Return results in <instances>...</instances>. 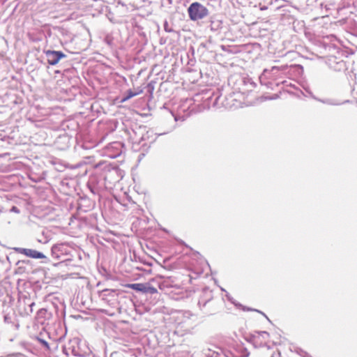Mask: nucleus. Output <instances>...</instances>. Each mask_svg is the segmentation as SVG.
I'll return each instance as SVG.
<instances>
[{"label": "nucleus", "instance_id": "17", "mask_svg": "<svg viewBox=\"0 0 357 357\" xmlns=\"http://www.w3.org/2000/svg\"><path fill=\"white\" fill-rule=\"evenodd\" d=\"M262 344H263V343H262V342L261 341V342H259V345L261 346V345H262Z\"/></svg>", "mask_w": 357, "mask_h": 357}, {"label": "nucleus", "instance_id": "1", "mask_svg": "<svg viewBox=\"0 0 357 357\" xmlns=\"http://www.w3.org/2000/svg\"><path fill=\"white\" fill-rule=\"evenodd\" d=\"M188 11L190 18L193 21L202 20L208 15V9L198 2L191 3Z\"/></svg>", "mask_w": 357, "mask_h": 357}, {"label": "nucleus", "instance_id": "15", "mask_svg": "<svg viewBox=\"0 0 357 357\" xmlns=\"http://www.w3.org/2000/svg\"><path fill=\"white\" fill-rule=\"evenodd\" d=\"M20 263H25V261H18V262H17V264H20Z\"/></svg>", "mask_w": 357, "mask_h": 357}, {"label": "nucleus", "instance_id": "2", "mask_svg": "<svg viewBox=\"0 0 357 357\" xmlns=\"http://www.w3.org/2000/svg\"><path fill=\"white\" fill-rule=\"evenodd\" d=\"M14 251L18 254H22L25 255L26 257L32 258V259H46V256L36 250L24 248H14Z\"/></svg>", "mask_w": 357, "mask_h": 357}, {"label": "nucleus", "instance_id": "10", "mask_svg": "<svg viewBox=\"0 0 357 357\" xmlns=\"http://www.w3.org/2000/svg\"><path fill=\"white\" fill-rule=\"evenodd\" d=\"M142 92V90L139 91L138 92H132V91L130 90L128 91L127 96L123 98L122 102H125V101L129 100L130 98L141 93Z\"/></svg>", "mask_w": 357, "mask_h": 357}, {"label": "nucleus", "instance_id": "6", "mask_svg": "<svg viewBox=\"0 0 357 357\" xmlns=\"http://www.w3.org/2000/svg\"><path fill=\"white\" fill-rule=\"evenodd\" d=\"M127 287H129L130 289H132L137 291H140V292L144 293L146 284H144V283L128 284L127 285Z\"/></svg>", "mask_w": 357, "mask_h": 357}, {"label": "nucleus", "instance_id": "3", "mask_svg": "<svg viewBox=\"0 0 357 357\" xmlns=\"http://www.w3.org/2000/svg\"><path fill=\"white\" fill-rule=\"evenodd\" d=\"M45 53L47 63L51 66L57 64L60 59L66 57V55L61 51L47 50Z\"/></svg>", "mask_w": 357, "mask_h": 357}, {"label": "nucleus", "instance_id": "11", "mask_svg": "<svg viewBox=\"0 0 357 357\" xmlns=\"http://www.w3.org/2000/svg\"><path fill=\"white\" fill-rule=\"evenodd\" d=\"M37 340H38L39 342H40V344L42 345H43L45 348H47V349H50V346H49V344L47 341H45V340H43L41 338H39V337H37Z\"/></svg>", "mask_w": 357, "mask_h": 357}, {"label": "nucleus", "instance_id": "7", "mask_svg": "<svg viewBox=\"0 0 357 357\" xmlns=\"http://www.w3.org/2000/svg\"><path fill=\"white\" fill-rule=\"evenodd\" d=\"M268 337H269L268 333H267L266 331H260V332H257V335H254L252 337H253L255 342L258 343L259 340H260V339H262V340H266Z\"/></svg>", "mask_w": 357, "mask_h": 357}, {"label": "nucleus", "instance_id": "9", "mask_svg": "<svg viewBox=\"0 0 357 357\" xmlns=\"http://www.w3.org/2000/svg\"><path fill=\"white\" fill-rule=\"evenodd\" d=\"M144 293L155 294L158 293V290L155 287H152L149 284H146Z\"/></svg>", "mask_w": 357, "mask_h": 357}, {"label": "nucleus", "instance_id": "16", "mask_svg": "<svg viewBox=\"0 0 357 357\" xmlns=\"http://www.w3.org/2000/svg\"><path fill=\"white\" fill-rule=\"evenodd\" d=\"M34 305V303H32L31 305H30V307H33Z\"/></svg>", "mask_w": 357, "mask_h": 357}, {"label": "nucleus", "instance_id": "5", "mask_svg": "<svg viewBox=\"0 0 357 357\" xmlns=\"http://www.w3.org/2000/svg\"><path fill=\"white\" fill-rule=\"evenodd\" d=\"M51 239L50 235L48 231L43 229L41 234L36 238V241L43 244L47 243Z\"/></svg>", "mask_w": 357, "mask_h": 357}, {"label": "nucleus", "instance_id": "13", "mask_svg": "<svg viewBox=\"0 0 357 357\" xmlns=\"http://www.w3.org/2000/svg\"><path fill=\"white\" fill-rule=\"evenodd\" d=\"M10 212H13V213H20V209L17 206H13L10 208Z\"/></svg>", "mask_w": 357, "mask_h": 357}, {"label": "nucleus", "instance_id": "4", "mask_svg": "<svg viewBox=\"0 0 357 357\" xmlns=\"http://www.w3.org/2000/svg\"><path fill=\"white\" fill-rule=\"evenodd\" d=\"M65 245L63 243L54 245L51 248L52 256L54 259H59L61 255L64 253Z\"/></svg>", "mask_w": 357, "mask_h": 357}, {"label": "nucleus", "instance_id": "8", "mask_svg": "<svg viewBox=\"0 0 357 357\" xmlns=\"http://www.w3.org/2000/svg\"><path fill=\"white\" fill-rule=\"evenodd\" d=\"M103 296H118V291L115 289H105L102 291Z\"/></svg>", "mask_w": 357, "mask_h": 357}, {"label": "nucleus", "instance_id": "12", "mask_svg": "<svg viewBox=\"0 0 357 357\" xmlns=\"http://www.w3.org/2000/svg\"><path fill=\"white\" fill-rule=\"evenodd\" d=\"M158 285L160 289H164L165 288L167 287L168 285L166 284V281L162 282H158Z\"/></svg>", "mask_w": 357, "mask_h": 357}, {"label": "nucleus", "instance_id": "14", "mask_svg": "<svg viewBox=\"0 0 357 357\" xmlns=\"http://www.w3.org/2000/svg\"><path fill=\"white\" fill-rule=\"evenodd\" d=\"M165 30L167 32H171L172 31L171 29H169L168 24L167 22L165 23Z\"/></svg>", "mask_w": 357, "mask_h": 357}]
</instances>
